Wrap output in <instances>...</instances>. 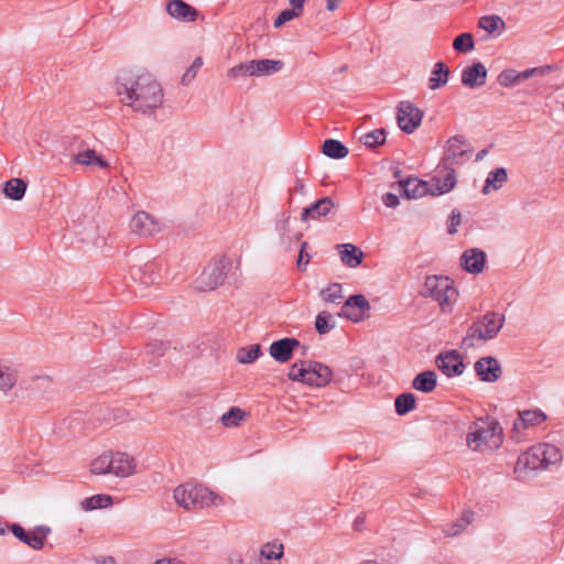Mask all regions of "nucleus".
Returning a JSON list of instances; mask_svg holds the SVG:
<instances>
[{
    "instance_id": "nucleus-8",
    "label": "nucleus",
    "mask_w": 564,
    "mask_h": 564,
    "mask_svg": "<svg viewBox=\"0 0 564 564\" xmlns=\"http://www.w3.org/2000/svg\"><path fill=\"white\" fill-rule=\"evenodd\" d=\"M502 327V319H476L463 340L466 347L476 345V340L486 341L494 338Z\"/></svg>"
},
{
    "instance_id": "nucleus-29",
    "label": "nucleus",
    "mask_w": 564,
    "mask_h": 564,
    "mask_svg": "<svg viewBox=\"0 0 564 564\" xmlns=\"http://www.w3.org/2000/svg\"><path fill=\"white\" fill-rule=\"evenodd\" d=\"M50 532L51 529L48 527L39 525L28 533L24 543L33 550H41Z\"/></svg>"
},
{
    "instance_id": "nucleus-53",
    "label": "nucleus",
    "mask_w": 564,
    "mask_h": 564,
    "mask_svg": "<svg viewBox=\"0 0 564 564\" xmlns=\"http://www.w3.org/2000/svg\"><path fill=\"white\" fill-rule=\"evenodd\" d=\"M449 220H451V224H449V227H448L447 231H448V234L453 235V234L456 232V227L462 221L460 213L456 212V210L452 212Z\"/></svg>"
},
{
    "instance_id": "nucleus-2",
    "label": "nucleus",
    "mask_w": 564,
    "mask_h": 564,
    "mask_svg": "<svg viewBox=\"0 0 564 564\" xmlns=\"http://www.w3.org/2000/svg\"><path fill=\"white\" fill-rule=\"evenodd\" d=\"M561 449L551 443H539L519 455L514 465V474L518 479L530 478L539 469H547L560 464Z\"/></svg>"
},
{
    "instance_id": "nucleus-31",
    "label": "nucleus",
    "mask_w": 564,
    "mask_h": 564,
    "mask_svg": "<svg viewBox=\"0 0 564 564\" xmlns=\"http://www.w3.org/2000/svg\"><path fill=\"white\" fill-rule=\"evenodd\" d=\"M322 151L332 159H344L348 154V149L341 142L334 139L325 140Z\"/></svg>"
},
{
    "instance_id": "nucleus-50",
    "label": "nucleus",
    "mask_w": 564,
    "mask_h": 564,
    "mask_svg": "<svg viewBox=\"0 0 564 564\" xmlns=\"http://www.w3.org/2000/svg\"><path fill=\"white\" fill-rule=\"evenodd\" d=\"M300 15L294 12L293 10L291 9H284L282 10L279 15L275 18L274 22H273V25L274 28L279 29L281 28L284 23L289 22V21H292L294 20L295 18H299Z\"/></svg>"
},
{
    "instance_id": "nucleus-27",
    "label": "nucleus",
    "mask_w": 564,
    "mask_h": 564,
    "mask_svg": "<svg viewBox=\"0 0 564 564\" xmlns=\"http://www.w3.org/2000/svg\"><path fill=\"white\" fill-rule=\"evenodd\" d=\"M412 386L417 391L430 393L436 387V373L434 371H423L414 378Z\"/></svg>"
},
{
    "instance_id": "nucleus-36",
    "label": "nucleus",
    "mask_w": 564,
    "mask_h": 564,
    "mask_svg": "<svg viewBox=\"0 0 564 564\" xmlns=\"http://www.w3.org/2000/svg\"><path fill=\"white\" fill-rule=\"evenodd\" d=\"M474 513L471 511H465L459 519L448 524L444 530L449 536H455L463 532L473 521Z\"/></svg>"
},
{
    "instance_id": "nucleus-6",
    "label": "nucleus",
    "mask_w": 564,
    "mask_h": 564,
    "mask_svg": "<svg viewBox=\"0 0 564 564\" xmlns=\"http://www.w3.org/2000/svg\"><path fill=\"white\" fill-rule=\"evenodd\" d=\"M424 293L438 303L443 314H451L458 299L454 281L444 275L427 276L424 283Z\"/></svg>"
},
{
    "instance_id": "nucleus-25",
    "label": "nucleus",
    "mask_w": 564,
    "mask_h": 564,
    "mask_svg": "<svg viewBox=\"0 0 564 564\" xmlns=\"http://www.w3.org/2000/svg\"><path fill=\"white\" fill-rule=\"evenodd\" d=\"M338 248L340 249V260L345 265L356 268L361 263L364 253L355 245L344 243L338 245Z\"/></svg>"
},
{
    "instance_id": "nucleus-62",
    "label": "nucleus",
    "mask_w": 564,
    "mask_h": 564,
    "mask_svg": "<svg viewBox=\"0 0 564 564\" xmlns=\"http://www.w3.org/2000/svg\"><path fill=\"white\" fill-rule=\"evenodd\" d=\"M7 524L0 522V535H4L7 533Z\"/></svg>"
},
{
    "instance_id": "nucleus-5",
    "label": "nucleus",
    "mask_w": 564,
    "mask_h": 564,
    "mask_svg": "<svg viewBox=\"0 0 564 564\" xmlns=\"http://www.w3.org/2000/svg\"><path fill=\"white\" fill-rule=\"evenodd\" d=\"M289 379L311 387H325L333 378L330 368L317 361L301 360L291 366Z\"/></svg>"
},
{
    "instance_id": "nucleus-14",
    "label": "nucleus",
    "mask_w": 564,
    "mask_h": 564,
    "mask_svg": "<svg viewBox=\"0 0 564 564\" xmlns=\"http://www.w3.org/2000/svg\"><path fill=\"white\" fill-rule=\"evenodd\" d=\"M111 474L117 477H129L137 473L135 459L127 453H112Z\"/></svg>"
},
{
    "instance_id": "nucleus-23",
    "label": "nucleus",
    "mask_w": 564,
    "mask_h": 564,
    "mask_svg": "<svg viewBox=\"0 0 564 564\" xmlns=\"http://www.w3.org/2000/svg\"><path fill=\"white\" fill-rule=\"evenodd\" d=\"M399 187L408 198H419L425 194H431V183L420 181L417 178H408L399 183Z\"/></svg>"
},
{
    "instance_id": "nucleus-48",
    "label": "nucleus",
    "mask_w": 564,
    "mask_h": 564,
    "mask_svg": "<svg viewBox=\"0 0 564 564\" xmlns=\"http://www.w3.org/2000/svg\"><path fill=\"white\" fill-rule=\"evenodd\" d=\"M202 66H203V58L200 56H198L193 61L192 65L186 69V72L184 73V75L182 77L181 83L184 86L189 85L196 77L197 72L199 70V68Z\"/></svg>"
},
{
    "instance_id": "nucleus-61",
    "label": "nucleus",
    "mask_w": 564,
    "mask_h": 564,
    "mask_svg": "<svg viewBox=\"0 0 564 564\" xmlns=\"http://www.w3.org/2000/svg\"><path fill=\"white\" fill-rule=\"evenodd\" d=\"M365 517L358 516L354 521V529L359 531L361 529V525L364 524Z\"/></svg>"
},
{
    "instance_id": "nucleus-3",
    "label": "nucleus",
    "mask_w": 564,
    "mask_h": 564,
    "mask_svg": "<svg viewBox=\"0 0 564 564\" xmlns=\"http://www.w3.org/2000/svg\"><path fill=\"white\" fill-rule=\"evenodd\" d=\"M503 442L502 429L492 419H478L471 422L466 434V446L473 452L494 451Z\"/></svg>"
},
{
    "instance_id": "nucleus-4",
    "label": "nucleus",
    "mask_w": 564,
    "mask_h": 564,
    "mask_svg": "<svg viewBox=\"0 0 564 564\" xmlns=\"http://www.w3.org/2000/svg\"><path fill=\"white\" fill-rule=\"evenodd\" d=\"M173 498L176 505L185 510L220 507L225 505L223 496L203 485L193 482H185L177 486L173 491Z\"/></svg>"
},
{
    "instance_id": "nucleus-17",
    "label": "nucleus",
    "mask_w": 564,
    "mask_h": 564,
    "mask_svg": "<svg viewBox=\"0 0 564 564\" xmlns=\"http://www.w3.org/2000/svg\"><path fill=\"white\" fill-rule=\"evenodd\" d=\"M487 69L481 63H474L462 72V84L469 88H477L485 85Z\"/></svg>"
},
{
    "instance_id": "nucleus-20",
    "label": "nucleus",
    "mask_w": 564,
    "mask_h": 564,
    "mask_svg": "<svg viewBox=\"0 0 564 564\" xmlns=\"http://www.w3.org/2000/svg\"><path fill=\"white\" fill-rule=\"evenodd\" d=\"M130 276L133 281L139 282L145 288L155 284L159 280V274L153 263L131 267Z\"/></svg>"
},
{
    "instance_id": "nucleus-22",
    "label": "nucleus",
    "mask_w": 564,
    "mask_h": 564,
    "mask_svg": "<svg viewBox=\"0 0 564 564\" xmlns=\"http://www.w3.org/2000/svg\"><path fill=\"white\" fill-rule=\"evenodd\" d=\"M447 170L446 174L441 177L435 175L431 180V195L438 196L452 191L456 184V176L454 167H445Z\"/></svg>"
},
{
    "instance_id": "nucleus-44",
    "label": "nucleus",
    "mask_w": 564,
    "mask_h": 564,
    "mask_svg": "<svg viewBox=\"0 0 564 564\" xmlns=\"http://www.w3.org/2000/svg\"><path fill=\"white\" fill-rule=\"evenodd\" d=\"M479 28L484 29L488 33H494L500 28L505 26L502 19L498 15H487L480 18L478 22Z\"/></svg>"
},
{
    "instance_id": "nucleus-56",
    "label": "nucleus",
    "mask_w": 564,
    "mask_h": 564,
    "mask_svg": "<svg viewBox=\"0 0 564 564\" xmlns=\"http://www.w3.org/2000/svg\"><path fill=\"white\" fill-rule=\"evenodd\" d=\"M382 202L387 207H397L399 205V197L395 194L387 193L382 197Z\"/></svg>"
},
{
    "instance_id": "nucleus-12",
    "label": "nucleus",
    "mask_w": 564,
    "mask_h": 564,
    "mask_svg": "<svg viewBox=\"0 0 564 564\" xmlns=\"http://www.w3.org/2000/svg\"><path fill=\"white\" fill-rule=\"evenodd\" d=\"M437 368L447 377L460 376L465 370L462 356L456 350H448L436 357Z\"/></svg>"
},
{
    "instance_id": "nucleus-30",
    "label": "nucleus",
    "mask_w": 564,
    "mask_h": 564,
    "mask_svg": "<svg viewBox=\"0 0 564 564\" xmlns=\"http://www.w3.org/2000/svg\"><path fill=\"white\" fill-rule=\"evenodd\" d=\"M112 453L105 452L90 463V473L94 475L111 474Z\"/></svg>"
},
{
    "instance_id": "nucleus-45",
    "label": "nucleus",
    "mask_w": 564,
    "mask_h": 564,
    "mask_svg": "<svg viewBox=\"0 0 564 564\" xmlns=\"http://www.w3.org/2000/svg\"><path fill=\"white\" fill-rule=\"evenodd\" d=\"M345 306L358 307L360 308L361 314H366L370 310V304L368 300L361 294H355L349 296L345 302Z\"/></svg>"
},
{
    "instance_id": "nucleus-51",
    "label": "nucleus",
    "mask_w": 564,
    "mask_h": 564,
    "mask_svg": "<svg viewBox=\"0 0 564 564\" xmlns=\"http://www.w3.org/2000/svg\"><path fill=\"white\" fill-rule=\"evenodd\" d=\"M315 327L319 334H326L335 327L334 319H315Z\"/></svg>"
},
{
    "instance_id": "nucleus-42",
    "label": "nucleus",
    "mask_w": 564,
    "mask_h": 564,
    "mask_svg": "<svg viewBox=\"0 0 564 564\" xmlns=\"http://www.w3.org/2000/svg\"><path fill=\"white\" fill-rule=\"evenodd\" d=\"M253 64L252 61L240 63L231 68L228 69L227 76L231 79H236L238 77H245V76H253Z\"/></svg>"
},
{
    "instance_id": "nucleus-28",
    "label": "nucleus",
    "mask_w": 564,
    "mask_h": 564,
    "mask_svg": "<svg viewBox=\"0 0 564 564\" xmlns=\"http://www.w3.org/2000/svg\"><path fill=\"white\" fill-rule=\"evenodd\" d=\"M449 69L443 62H437L429 79V87L432 90L438 89L446 85L448 80Z\"/></svg>"
},
{
    "instance_id": "nucleus-24",
    "label": "nucleus",
    "mask_w": 564,
    "mask_h": 564,
    "mask_svg": "<svg viewBox=\"0 0 564 564\" xmlns=\"http://www.w3.org/2000/svg\"><path fill=\"white\" fill-rule=\"evenodd\" d=\"M333 207V200L329 197H323L315 202L310 207L305 208L302 213L301 218L303 221H306L308 219H318L319 217L329 214Z\"/></svg>"
},
{
    "instance_id": "nucleus-9",
    "label": "nucleus",
    "mask_w": 564,
    "mask_h": 564,
    "mask_svg": "<svg viewBox=\"0 0 564 564\" xmlns=\"http://www.w3.org/2000/svg\"><path fill=\"white\" fill-rule=\"evenodd\" d=\"M423 111L411 101H401L398 106V126L406 133L414 132L421 124Z\"/></svg>"
},
{
    "instance_id": "nucleus-43",
    "label": "nucleus",
    "mask_w": 564,
    "mask_h": 564,
    "mask_svg": "<svg viewBox=\"0 0 564 564\" xmlns=\"http://www.w3.org/2000/svg\"><path fill=\"white\" fill-rule=\"evenodd\" d=\"M453 47L460 53L473 51L475 47L473 35L470 33L459 34L457 37H455Z\"/></svg>"
},
{
    "instance_id": "nucleus-60",
    "label": "nucleus",
    "mask_w": 564,
    "mask_h": 564,
    "mask_svg": "<svg viewBox=\"0 0 564 564\" xmlns=\"http://www.w3.org/2000/svg\"><path fill=\"white\" fill-rule=\"evenodd\" d=\"M153 564H183L182 561H180L178 558H162V560H158L156 562H154Z\"/></svg>"
},
{
    "instance_id": "nucleus-59",
    "label": "nucleus",
    "mask_w": 564,
    "mask_h": 564,
    "mask_svg": "<svg viewBox=\"0 0 564 564\" xmlns=\"http://www.w3.org/2000/svg\"><path fill=\"white\" fill-rule=\"evenodd\" d=\"M343 0H327L326 1V9L328 11H335L336 9H338L339 4L341 3Z\"/></svg>"
},
{
    "instance_id": "nucleus-49",
    "label": "nucleus",
    "mask_w": 564,
    "mask_h": 564,
    "mask_svg": "<svg viewBox=\"0 0 564 564\" xmlns=\"http://www.w3.org/2000/svg\"><path fill=\"white\" fill-rule=\"evenodd\" d=\"M498 82L503 87H510L520 83L518 72L514 69H505L498 76Z\"/></svg>"
},
{
    "instance_id": "nucleus-34",
    "label": "nucleus",
    "mask_w": 564,
    "mask_h": 564,
    "mask_svg": "<svg viewBox=\"0 0 564 564\" xmlns=\"http://www.w3.org/2000/svg\"><path fill=\"white\" fill-rule=\"evenodd\" d=\"M507 181V171L503 167H498L495 171L490 172L486 184L482 188L484 194H488L490 192V188L498 189L500 188L503 183Z\"/></svg>"
},
{
    "instance_id": "nucleus-11",
    "label": "nucleus",
    "mask_w": 564,
    "mask_h": 564,
    "mask_svg": "<svg viewBox=\"0 0 564 564\" xmlns=\"http://www.w3.org/2000/svg\"><path fill=\"white\" fill-rule=\"evenodd\" d=\"M470 158V151L466 149L464 140L453 137L447 141V148L443 159L444 167H455L464 164Z\"/></svg>"
},
{
    "instance_id": "nucleus-55",
    "label": "nucleus",
    "mask_w": 564,
    "mask_h": 564,
    "mask_svg": "<svg viewBox=\"0 0 564 564\" xmlns=\"http://www.w3.org/2000/svg\"><path fill=\"white\" fill-rule=\"evenodd\" d=\"M13 535L20 540L21 542L24 543L25 539H26V535L29 532H25V530L18 523H13L11 527H10Z\"/></svg>"
},
{
    "instance_id": "nucleus-13",
    "label": "nucleus",
    "mask_w": 564,
    "mask_h": 564,
    "mask_svg": "<svg viewBox=\"0 0 564 564\" xmlns=\"http://www.w3.org/2000/svg\"><path fill=\"white\" fill-rule=\"evenodd\" d=\"M486 264V254L478 248H471L463 252L460 265L465 271L473 274L481 273Z\"/></svg>"
},
{
    "instance_id": "nucleus-47",
    "label": "nucleus",
    "mask_w": 564,
    "mask_h": 564,
    "mask_svg": "<svg viewBox=\"0 0 564 564\" xmlns=\"http://www.w3.org/2000/svg\"><path fill=\"white\" fill-rule=\"evenodd\" d=\"M261 555L267 560H278L283 555V545L276 543H267L261 549Z\"/></svg>"
},
{
    "instance_id": "nucleus-16",
    "label": "nucleus",
    "mask_w": 564,
    "mask_h": 564,
    "mask_svg": "<svg viewBox=\"0 0 564 564\" xmlns=\"http://www.w3.org/2000/svg\"><path fill=\"white\" fill-rule=\"evenodd\" d=\"M475 371L480 380L487 382H495L501 375L500 366L492 357H484L476 361Z\"/></svg>"
},
{
    "instance_id": "nucleus-21",
    "label": "nucleus",
    "mask_w": 564,
    "mask_h": 564,
    "mask_svg": "<svg viewBox=\"0 0 564 564\" xmlns=\"http://www.w3.org/2000/svg\"><path fill=\"white\" fill-rule=\"evenodd\" d=\"M18 369L3 360H0V393L8 394L18 383Z\"/></svg>"
},
{
    "instance_id": "nucleus-54",
    "label": "nucleus",
    "mask_w": 564,
    "mask_h": 564,
    "mask_svg": "<svg viewBox=\"0 0 564 564\" xmlns=\"http://www.w3.org/2000/svg\"><path fill=\"white\" fill-rule=\"evenodd\" d=\"M307 246V242H303L300 251V256L297 259V268L304 270V267L310 262V254L305 253L304 250Z\"/></svg>"
},
{
    "instance_id": "nucleus-7",
    "label": "nucleus",
    "mask_w": 564,
    "mask_h": 564,
    "mask_svg": "<svg viewBox=\"0 0 564 564\" xmlns=\"http://www.w3.org/2000/svg\"><path fill=\"white\" fill-rule=\"evenodd\" d=\"M227 262L223 259L207 264L195 280V289L209 292L223 284L226 276Z\"/></svg>"
},
{
    "instance_id": "nucleus-37",
    "label": "nucleus",
    "mask_w": 564,
    "mask_h": 564,
    "mask_svg": "<svg viewBox=\"0 0 564 564\" xmlns=\"http://www.w3.org/2000/svg\"><path fill=\"white\" fill-rule=\"evenodd\" d=\"M261 355L259 345L241 347L237 350L236 360L242 365L252 364Z\"/></svg>"
},
{
    "instance_id": "nucleus-18",
    "label": "nucleus",
    "mask_w": 564,
    "mask_h": 564,
    "mask_svg": "<svg viewBox=\"0 0 564 564\" xmlns=\"http://www.w3.org/2000/svg\"><path fill=\"white\" fill-rule=\"evenodd\" d=\"M166 11L172 18L186 22L195 21L198 15L197 10L183 0H170Z\"/></svg>"
},
{
    "instance_id": "nucleus-41",
    "label": "nucleus",
    "mask_w": 564,
    "mask_h": 564,
    "mask_svg": "<svg viewBox=\"0 0 564 564\" xmlns=\"http://www.w3.org/2000/svg\"><path fill=\"white\" fill-rule=\"evenodd\" d=\"M166 346L164 343L153 341L147 346L145 355L150 358L149 362L152 364L153 366H156L159 358L164 356Z\"/></svg>"
},
{
    "instance_id": "nucleus-46",
    "label": "nucleus",
    "mask_w": 564,
    "mask_h": 564,
    "mask_svg": "<svg viewBox=\"0 0 564 564\" xmlns=\"http://www.w3.org/2000/svg\"><path fill=\"white\" fill-rule=\"evenodd\" d=\"M325 302L336 303L343 297L341 285L334 283L321 292Z\"/></svg>"
},
{
    "instance_id": "nucleus-15",
    "label": "nucleus",
    "mask_w": 564,
    "mask_h": 564,
    "mask_svg": "<svg viewBox=\"0 0 564 564\" xmlns=\"http://www.w3.org/2000/svg\"><path fill=\"white\" fill-rule=\"evenodd\" d=\"M300 346L295 338H282L271 344L269 352L279 362H286L292 358L293 350Z\"/></svg>"
},
{
    "instance_id": "nucleus-38",
    "label": "nucleus",
    "mask_w": 564,
    "mask_h": 564,
    "mask_svg": "<svg viewBox=\"0 0 564 564\" xmlns=\"http://www.w3.org/2000/svg\"><path fill=\"white\" fill-rule=\"evenodd\" d=\"M245 417L246 412L240 408L234 406L221 415L220 421L226 427H236L245 420Z\"/></svg>"
},
{
    "instance_id": "nucleus-63",
    "label": "nucleus",
    "mask_w": 564,
    "mask_h": 564,
    "mask_svg": "<svg viewBox=\"0 0 564 564\" xmlns=\"http://www.w3.org/2000/svg\"><path fill=\"white\" fill-rule=\"evenodd\" d=\"M316 317H319V318L330 317V314L324 311V312L318 313Z\"/></svg>"
},
{
    "instance_id": "nucleus-64",
    "label": "nucleus",
    "mask_w": 564,
    "mask_h": 564,
    "mask_svg": "<svg viewBox=\"0 0 564 564\" xmlns=\"http://www.w3.org/2000/svg\"><path fill=\"white\" fill-rule=\"evenodd\" d=\"M100 564H116V562L112 558L104 560Z\"/></svg>"
},
{
    "instance_id": "nucleus-40",
    "label": "nucleus",
    "mask_w": 564,
    "mask_h": 564,
    "mask_svg": "<svg viewBox=\"0 0 564 564\" xmlns=\"http://www.w3.org/2000/svg\"><path fill=\"white\" fill-rule=\"evenodd\" d=\"M360 141L368 148H376L386 141V133L382 129H377L364 134Z\"/></svg>"
},
{
    "instance_id": "nucleus-58",
    "label": "nucleus",
    "mask_w": 564,
    "mask_h": 564,
    "mask_svg": "<svg viewBox=\"0 0 564 564\" xmlns=\"http://www.w3.org/2000/svg\"><path fill=\"white\" fill-rule=\"evenodd\" d=\"M294 191L300 194H305V183L302 178H296L294 183Z\"/></svg>"
},
{
    "instance_id": "nucleus-1",
    "label": "nucleus",
    "mask_w": 564,
    "mask_h": 564,
    "mask_svg": "<svg viewBox=\"0 0 564 564\" xmlns=\"http://www.w3.org/2000/svg\"><path fill=\"white\" fill-rule=\"evenodd\" d=\"M116 91L124 105L142 113L161 107L164 98L161 84L148 72L119 77Z\"/></svg>"
},
{
    "instance_id": "nucleus-35",
    "label": "nucleus",
    "mask_w": 564,
    "mask_h": 564,
    "mask_svg": "<svg viewBox=\"0 0 564 564\" xmlns=\"http://www.w3.org/2000/svg\"><path fill=\"white\" fill-rule=\"evenodd\" d=\"M75 162L82 165H97L100 169H107L108 163L97 155L95 150H86L83 152H79L75 156Z\"/></svg>"
},
{
    "instance_id": "nucleus-39",
    "label": "nucleus",
    "mask_w": 564,
    "mask_h": 564,
    "mask_svg": "<svg viewBox=\"0 0 564 564\" xmlns=\"http://www.w3.org/2000/svg\"><path fill=\"white\" fill-rule=\"evenodd\" d=\"M395 411L400 415H404L415 406V397L412 393H402L397 397L395 402Z\"/></svg>"
},
{
    "instance_id": "nucleus-33",
    "label": "nucleus",
    "mask_w": 564,
    "mask_h": 564,
    "mask_svg": "<svg viewBox=\"0 0 564 564\" xmlns=\"http://www.w3.org/2000/svg\"><path fill=\"white\" fill-rule=\"evenodd\" d=\"M26 191V183L21 178H11L4 185V194L13 200H20Z\"/></svg>"
},
{
    "instance_id": "nucleus-52",
    "label": "nucleus",
    "mask_w": 564,
    "mask_h": 564,
    "mask_svg": "<svg viewBox=\"0 0 564 564\" xmlns=\"http://www.w3.org/2000/svg\"><path fill=\"white\" fill-rule=\"evenodd\" d=\"M544 74H545L544 67H533V68L525 69L523 72L518 73V77H519L520 82H523L533 75H544Z\"/></svg>"
},
{
    "instance_id": "nucleus-26",
    "label": "nucleus",
    "mask_w": 564,
    "mask_h": 564,
    "mask_svg": "<svg viewBox=\"0 0 564 564\" xmlns=\"http://www.w3.org/2000/svg\"><path fill=\"white\" fill-rule=\"evenodd\" d=\"M253 64V76H268L274 73H278L283 67L282 61H274V59H252Z\"/></svg>"
},
{
    "instance_id": "nucleus-57",
    "label": "nucleus",
    "mask_w": 564,
    "mask_h": 564,
    "mask_svg": "<svg viewBox=\"0 0 564 564\" xmlns=\"http://www.w3.org/2000/svg\"><path fill=\"white\" fill-rule=\"evenodd\" d=\"M289 4L291 10L296 12L300 17L303 13L305 0H289Z\"/></svg>"
},
{
    "instance_id": "nucleus-19",
    "label": "nucleus",
    "mask_w": 564,
    "mask_h": 564,
    "mask_svg": "<svg viewBox=\"0 0 564 564\" xmlns=\"http://www.w3.org/2000/svg\"><path fill=\"white\" fill-rule=\"evenodd\" d=\"M546 420V414L539 409L525 410L519 413V417L513 423V430L520 432L529 427L541 425Z\"/></svg>"
},
{
    "instance_id": "nucleus-32",
    "label": "nucleus",
    "mask_w": 564,
    "mask_h": 564,
    "mask_svg": "<svg viewBox=\"0 0 564 564\" xmlns=\"http://www.w3.org/2000/svg\"><path fill=\"white\" fill-rule=\"evenodd\" d=\"M112 505V497L109 495H95L84 499L80 507L85 511H93L95 509L107 508Z\"/></svg>"
},
{
    "instance_id": "nucleus-10",
    "label": "nucleus",
    "mask_w": 564,
    "mask_h": 564,
    "mask_svg": "<svg viewBox=\"0 0 564 564\" xmlns=\"http://www.w3.org/2000/svg\"><path fill=\"white\" fill-rule=\"evenodd\" d=\"M130 230L140 237H153L162 230L161 223L147 212L135 213L130 220Z\"/></svg>"
}]
</instances>
